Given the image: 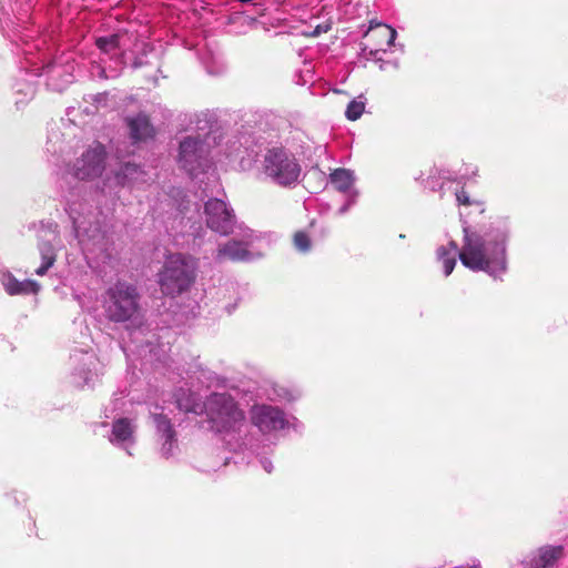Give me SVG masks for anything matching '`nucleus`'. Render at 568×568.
<instances>
[{
    "label": "nucleus",
    "mask_w": 568,
    "mask_h": 568,
    "mask_svg": "<svg viewBox=\"0 0 568 568\" xmlns=\"http://www.w3.org/2000/svg\"><path fill=\"white\" fill-rule=\"evenodd\" d=\"M466 217L467 214L460 212L462 247L450 240L447 245H440L436 250V258L443 265L444 275L453 273L458 256L468 270L485 272L495 280L501 278L508 271L507 244L511 233L509 220L498 217L488 225L477 227Z\"/></svg>",
    "instance_id": "1"
},
{
    "label": "nucleus",
    "mask_w": 568,
    "mask_h": 568,
    "mask_svg": "<svg viewBox=\"0 0 568 568\" xmlns=\"http://www.w3.org/2000/svg\"><path fill=\"white\" fill-rule=\"evenodd\" d=\"M118 33L95 39V45L100 51V64L97 67L100 78H116L120 71L130 65L139 69L148 65L155 68L161 73L162 61L160 54L145 42L135 44V50L126 52Z\"/></svg>",
    "instance_id": "2"
},
{
    "label": "nucleus",
    "mask_w": 568,
    "mask_h": 568,
    "mask_svg": "<svg viewBox=\"0 0 568 568\" xmlns=\"http://www.w3.org/2000/svg\"><path fill=\"white\" fill-rule=\"evenodd\" d=\"M203 412L211 429L223 435L230 450L237 452L247 446L245 415L230 394H211L204 402Z\"/></svg>",
    "instance_id": "3"
},
{
    "label": "nucleus",
    "mask_w": 568,
    "mask_h": 568,
    "mask_svg": "<svg viewBox=\"0 0 568 568\" xmlns=\"http://www.w3.org/2000/svg\"><path fill=\"white\" fill-rule=\"evenodd\" d=\"M81 190L77 186L64 195L65 211L73 224V231L83 250L94 251L102 248L104 242V231L100 222L94 217L89 206L84 202L74 199L79 196Z\"/></svg>",
    "instance_id": "4"
},
{
    "label": "nucleus",
    "mask_w": 568,
    "mask_h": 568,
    "mask_svg": "<svg viewBox=\"0 0 568 568\" xmlns=\"http://www.w3.org/2000/svg\"><path fill=\"white\" fill-rule=\"evenodd\" d=\"M261 172L272 183L290 187L300 181L302 166L295 154L282 145L267 148L260 161Z\"/></svg>",
    "instance_id": "5"
},
{
    "label": "nucleus",
    "mask_w": 568,
    "mask_h": 568,
    "mask_svg": "<svg viewBox=\"0 0 568 568\" xmlns=\"http://www.w3.org/2000/svg\"><path fill=\"white\" fill-rule=\"evenodd\" d=\"M103 310L106 318L114 323L133 320L140 311V294L135 285L118 281L103 294Z\"/></svg>",
    "instance_id": "6"
},
{
    "label": "nucleus",
    "mask_w": 568,
    "mask_h": 568,
    "mask_svg": "<svg viewBox=\"0 0 568 568\" xmlns=\"http://www.w3.org/2000/svg\"><path fill=\"white\" fill-rule=\"evenodd\" d=\"M195 281V265L183 254L170 255L159 272V285L166 296H178L186 292Z\"/></svg>",
    "instance_id": "7"
},
{
    "label": "nucleus",
    "mask_w": 568,
    "mask_h": 568,
    "mask_svg": "<svg viewBox=\"0 0 568 568\" xmlns=\"http://www.w3.org/2000/svg\"><path fill=\"white\" fill-rule=\"evenodd\" d=\"M212 142L200 134L185 136L179 148V163L190 175L195 176L209 166Z\"/></svg>",
    "instance_id": "8"
},
{
    "label": "nucleus",
    "mask_w": 568,
    "mask_h": 568,
    "mask_svg": "<svg viewBox=\"0 0 568 568\" xmlns=\"http://www.w3.org/2000/svg\"><path fill=\"white\" fill-rule=\"evenodd\" d=\"M37 239L41 265L34 273L38 276H43L54 265L58 251L61 247L59 225L55 222H40L37 229Z\"/></svg>",
    "instance_id": "9"
},
{
    "label": "nucleus",
    "mask_w": 568,
    "mask_h": 568,
    "mask_svg": "<svg viewBox=\"0 0 568 568\" xmlns=\"http://www.w3.org/2000/svg\"><path fill=\"white\" fill-rule=\"evenodd\" d=\"M105 148L94 142L69 169V173L80 181L99 178L105 169Z\"/></svg>",
    "instance_id": "10"
},
{
    "label": "nucleus",
    "mask_w": 568,
    "mask_h": 568,
    "mask_svg": "<svg viewBox=\"0 0 568 568\" xmlns=\"http://www.w3.org/2000/svg\"><path fill=\"white\" fill-rule=\"evenodd\" d=\"M206 225L212 231L229 235L235 226V214L233 209L222 199L212 197L204 204Z\"/></svg>",
    "instance_id": "11"
},
{
    "label": "nucleus",
    "mask_w": 568,
    "mask_h": 568,
    "mask_svg": "<svg viewBox=\"0 0 568 568\" xmlns=\"http://www.w3.org/2000/svg\"><path fill=\"white\" fill-rule=\"evenodd\" d=\"M252 424L263 434L282 430L288 426V419L283 409L267 404H256L250 409Z\"/></svg>",
    "instance_id": "12"
},
{
    "label": "nucleus",
    "mask_w": 568,
    "mask_h": 568,
    "mask_svg": "<svg viewBox=\"0 0 568 568\" xmlns=\"http://www.w3.org/2000/svg\"><path fill=\"white\" fill-rule=\"evenodd\" d=\"M70 359L73 365L71 373L73 385L80 388L92 386L98 379L97 357L88 352H75Z\"/></svg>",
    "instance_id": "13"
},
{
    "label": "nucleus",
    "mask_w": 568,
    "mask_h": 568,
    "mask_svg": "<svg viewBox=\"0 0 568 568\" xmlns=\"http://www.w3.org/2000/svg\"><path fill=\"white\" fill-rule=\"evenodd\" d=\"M254 241V234L251 230L243 233L241 241L231 240L225 244L219 246L215 258L219 262L226 260L233 262H248L253 261L256 256L248 250V246Z\"/></svg>",
    "instance_id": "14"
},
{
    "label": "nucleus",
    "mask_w": 568,
    "mask_h": 568,
    "mask_svg": "<svg viewBox=\"0 0 568 568\" xmlns=\"http://www.w3.org/2000/svg\"><path fill=\"white\" fill-rule=\"evenodd\" d=\"M156 434L162 442L161 455L169 458L174 455L178 449L176 433L171 424V420L163 414H152Z\"/></svg>",
    "instance_id": "15"
},
{
    "label": "nucleus",
    "mask_w": 568,
    "mask_h": 568,
    "mask_svg": "<svg viewBox=\"0 0 568 568\" xmlns=\"http://www.w3.org/2000/svg\"><path fill=\"white\" fill-rule=\"evenodd\" d=\"M135 426L128 418H118L112 424L111 434L109 440L114 446L125 449L131 456L132 453L129 450L135 444Z\"/></svg>",
    "instance_id": "16"
},
{
    "label": "nucleus",
    "mask_w": 568,
    "mask_h": 568,
    "mask_svg": "<svg viewBox=\"0 0 568 568\" xmlns=\"http://www.w3.org/2000/svg\"><path fill=\"white\" fill-rule=\"evenodd\" d=\"M562 556V546L546 545L532 552L523 562V568H552Z\"/></svg>",
    "instance_id": "17"
},
{
    "label": "nucleus",
    "mask_w": 568,
    "mask_h": 568,
    "mask_svg": "<svg viewBox=\"0 0 568 568\" xmlns=\"http://www.w3.org/2000/svg\"><path fill=\"white\" fill-rule=\"evenodd\" d=\"M0 282L4 291L11 296L37 294L41 287L40 284L33 280L19 281L11 272H3Z\"/></svg>",
    "instance_id": "18"
},
{
    "label": "nucleus",
    "mask_w": 568,
    "mask_h": 568,
    "mask_svg": "<svg viewBox=\"0 0 568 568\" xmlns=\"http://www.w3.org/2000/svg\"><path fill=\"white\" fill-rule=\"evenodd\" d=\"M126 124L130 129V136L134 142L146 141L154 136V128L149 116L144 113L128 118Z\"/></svg>",
    "instance_id": "19"
},
{
    "label": "nucleus",
    "mask_w": 568,
    "mask_h": 568,
    "mask_svg": "<svg viewBox=\"0 0 568 568\" xmlns=\"http://www.w3.org/2000/svg\"><path fill=\"white\" fill-rule=\"evenodd\" d=\"M115 181L122 186L145 183L146 173L141 165L133 162H125L115 172Z\"/></svg>",
    "instance_id": "20"
},
{
    "label": "nucleus",
    "mask_w": 568,
    "mask_h": 568,
    "mask_svg": "<svg viewBox=\"0 0 568 568\" xmlns=\"http://www.w3.org/2000/svg\"><path fill=\"white\" fill-rule=\"evenodd\" d=\"M43 73L48 77V85L53 90L61 91L73 81V75L65 67L58 63H51L43 68Z\"/></svg>",
    "instance_id": "21"
},
{
    "label": "nucleus",
    "mask_w": 568,
    "mask_h": 568,
    "mask_svg": "<svg viewBox=\"0 0 568 568\" xmlns=\"http://www.w3.org/2000/svg\"><path fill=\"white\" fill-rule=\"evenodd\" d=\"M329 181L338 192L345 195H348L352 191H357L354 187L355 173L349 169L338 168L333 170L329 174Z\"/></svg>",
    "instance_id": "22"
},
{
    "label": "nucleus",
    "mask_w": 568,
    "mask_h": 568,
    "mask_svg": "<svg viewBox=\"0 0 568 568\" xmlns=\"http://www.w3.org/2000/svg\"><path fill=\"white\" fill-rule=\"evenodd\" d=\"M174 396L176 406L180 410L194 413L196 415L203 413L204 403L201 402L197 394L191 392L190 389L180 388Z\"/></svg>",
    "instance_id": "23"
},
{
    "label": "nucleus",
    "mask_w": 568,
    "mask_h": 568,
    "mask_svg": "<svg viewBox=\"0 0 568 568\" xmlns=\"http://www.w3.org/2000/svg\"><path fill=\"white\" fill-rule=\"evenodd\" d=\"M194 123L197 134H200L202 139L207 136L209 142L214 140V138H211V131L216 123V115L213 112L206 110L197 113Z\"/></svg>",
    "instance_id": "24"
},
{
    "label": "nucleus",
    "mask_w": 568,
    "mask_h": 568,
    "mask_svg": "<svg viewBox=\"0 0 568 568\" xmlns=\"http://www.w3.org/2000/svg\"><path fill=\"white\" fill-rule=\"evenodd\" d=\"M367 99L364 94H359L353 99L346 106L345 116L349 121L358 120L365 111Z\"/></svg>",
    "instance_id": "25"
},
{
    "label": "nucleus",
    "mask_w": 568,
    "mask_h": 568,
    "mask_svg": "<svg viewBox=\"0 0 568 568\" xmlns=\"http://www.w3.org/2000/svg\"><path fill=\"white\" fill-rule=\"evenodd\" d=\"M455 197L459 205L474 206L479 214H483L485 212L484 203L478 201H471L467 192L464 191V189L456 190Z\"/></svg>",
    "instance_id": "26"
},
{
    "label": "nucleus",
    "mask_w": 568,
    "mask_h": 568,
    "mask_svg": "<svg viewBox=\"0 0 568 568\" xmlns=\"http://www.w3.org/2000/svg\"><path fill=\"white\" fill-rule=\"evenodd\" d=\"M294 245L300 252H308L311 248V240L305 232H296L294 235Z\"/></svg>",
    "instance_id": "27"
},
{
    "label": "nucleus",
    "mask_w": 568,
    "mask_h": 568,
    "mask_svg": "<svg viewBox=\"0 0 568 568\" xmlns=\"http://www.w3.org/2000/svg\"><path fill=\"white\" fill-rule=\"evenodd\" d=\"M14 90L17 94H22L24 98H32L36 92V88L31 82L16 83Z\"/></svg>",
    "instance_id": "28"
},
{
    "label": "nucleus",
    "mask_w": 568,
    "mask_h": 568,
    "mask_svg": "<svg viewBox=\"0 0 568 568\" xmlns=\"http://www.w3.org/2000/svg\"><path fill=\"white\" fill-rule=\"evenodd\" d=\"M359 195L358 191H352L348 195H346L345 203L338 209V214H345L351 206H353L357 202V197Z\"/></svg>",
    "instance_id": "29"
},
{
    "label": "nucleus",
    "mask_w": 568,
    "mask_h": 568,
    "mask_svg": "<svg viewBox=\"0 0 568 568\" xmlns=\"http://www.w3.org/2000/svg\"><path fill=\"white\" fill-rule=\"evenodd\" d=\"M108 100V93L101 92L97 94H90L87 98V101H91L93 104H95V110H98L100 106H105Z\"/></svg>",
    "instance_id": "30"
},
{
    "label": "nucleus",
    "mask_w": 568,
    "mask_h": 568,
    "mask_svg": "<svg viewBox=\"0 0 568 568\" xmlns=\"http://www.w3.org/2000/svg\"><path fill=\"white\" fill-rule=\"evenodd\" d=\"M379 32L382 33L383 37H387V44L389 47L394 45L395 39L397 37V32L394 28L384 24L379 27Z\"/></svg>",
    "instance_id": "31"
},
{
    "label": "nucleus",
    "mask_w": 568,
    "mask_h": 568,
    "mask_svg": "<svg viewBox=\"0 0 568 568\" xmlns=\"http://www.w3.org/2000/svg\"><path fill=\"white\" fill-rule=\"evenodd\" d=\"M437 185L439 187V191H442L445 186V183L439 182V180H437L435 178H428L427 183H426L427 187H430L433 191H435Z\"/></svg>",
    "instance_id": "32"
},
{
    "label": "nucleus",
    "mask_w": 568,
    "mask_h": 568,
    "mask_svg": "<svg viewBox=\"0 0 568 568\" xmlns=\"http://www.w3.org/2000/svg\"><path fill=\"white\" fill-rule=\"evenodd\" d=\"M260 464L267 474H271L273 471V463L268 458H261Z\"/></svg>",
    "instance_id": "33"
},
{
    "label": "nucleus",
    "mask_w": 568,
    "mask_h": 568,
    "mask_svg": "<svg viewBox=\"0 0 568 568\" xmlns=\"http://www.w3.org/2000/svg\"><path fill=\"white\" fill-rule=\"evenodd\" d=\"M331 29V26L329 24H318L313 31H312V36L313 37H318L320 34L322 33H325L327 32L328 30Z\"/></svg>",
    "instance_id": "34"
},
{
    "label": "nucleus",
    "mask_w": 568,
    "mask_h": 568,
    "mask_svg": "<svg viewBox=\"0 0 568 568\" xmlns=\"http://www.w3.org/2000/svg\"><path fill=\"white\" fill-rule=\"evenodd\" d=\"M392 64L395 69L398 68V62L395 61V62H389V61H382L381 64H379V69L381 70H386L387 69V65Z\"/></svg>",
    "instance_id": "35"
},
{
    "label": "nucleus",
    "mask_w": 568,
    "mask_h": 568,
    "mask_svg": "<svg viewBox=\"0 0 568 568\" xmlns=\"http://www.w3.org/2000/svg\"><path fill=\"white\" fill-rule=\"evenodd\" d=\"M122 398H115L112 403H113V410H115L116 408H119L120 404L122 405L121 403Z\"/></svg>",
    "instance_id": "36"
},
{
    "label": "nucleus",
    "mask_w": 568,
    "mask_h": 568,
    "mask_svg": "<svg viewBox=\"0 0 568 568\" xmlns=\"http://www.w3.org/2000/svg\"><path fill=\"white\" fill-rule=\"evenodd\" d=\"M146 77L153 82V83H158V77L156 75H153V74H146Z\"/></svg>",
    "instance_id": "37"
},
{
    "label": "nucleus",
    "mask_w": 568,
    "mask_h": 568,
    "mask_svg": "<svg viewBox=\"0 0 568 568\" xmlns=\"http://www.w3.org/2000/svg\"><path fill=\"white\" fill-rule=\"evenodd\" d=\"M377 53H378V50H375V51H372V50H371V52H369V54H371V55H374V57H376V54H377Z\"/></svg>",
    "instance_id": "38"
}]
</instances>
